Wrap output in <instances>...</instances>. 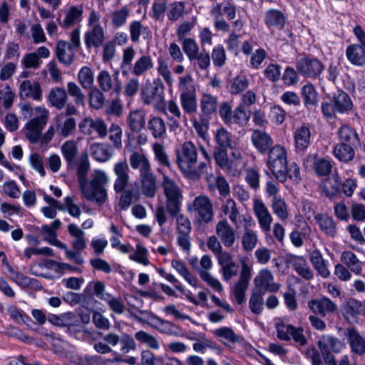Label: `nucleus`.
Masks as SVG:
<instances>
[{
	"instance_id": "obj_63",
	"label": "nucleus",
	"mask_w": 365,
	"mask_h": 365,
	"mask_svg": "<svg viewBox=\"0 0 365 365\" xmlns=\"http://www.w3.org/2000/svg\"><path fill=\"white\" fill-rule=\"evenodd\" d=\"M222 210L225 215H229V218L233 223L237 222L240 212L235 200L230 198L227 199L225 205H222Z\"/></svg>"
},
{
	"instance_id": "obj_24",
	"label": "nucleus",
	"mask_w": 365,
	"mask_h": 365,
	"mask_svg": "<svg viewBox=\"0 0 365 365\" xmlns=\"http://www.w3.org/2000/svg\"><path fill=\"white\" fill-rule=\"evenodd\" d=\"M143 194L150 198L155 197L157 191L156 178L150 172L140 176Z\"/></svg>"
},
{
	"instance_id": "obj_46",
	"label": "nucleus",
	"mask_w": 365,
	"mask_h": 365,
	"mask_svg": "<svg viewBox=\"0 0 365 365\" xmlns=\"http://www.w3.org/2000/svg\"><path fill=\"white\" fill-rule=\"evenodd\" d=\"M128 124L133 132H140L145 127V115L140 111H132L128 118Z\"/></svg>"
},
{
	"instance_id": "obj_30",
	"label": "nucleus",
	"mask_w": 365,
	"mask_h": 365,
	"mask_svg": "<svg viewBox=\"0 0 365 365\" xmlns=\"http://www.w3.org/2000/svg\"><path fill=\"white\" fill-rule=\"evenodd\" d=\"M321 230L328 236L334 237L336 235V226L334 219L325 214H317L315 216Z\"/></svg>"
},
{
	"instance_id": "obj_57",
	"label": "nucleus",
	"mask_w": 365,
	"mask_h": 365,
	"mask_svg": "<svg viewBox=\"0 0 365 365\" xmlns=\"http://www.w3.org/2000/svg\"><path fill=\"white\" fill-rule=\"evenodd\" d=\"M90 89L89 102L91 106L97 110L101 108L105 102V96L103 93V91L97 88H91Z\"/></svg>"
},
{
	"instance_id": "obj_64",
	"label": "nucleus",
	"mask_w": 365,
	"mask_h": 365,
	"mask_svg": "<svg viewBox=\"0 0 365 365\" xmlns=\"http://www.w3.org/2000/svg\"><path fill=\"white\" fill-rule=\"evenodd\" d=\"M108 133L109 134V140L113 143V147L116 148H120L122 147L121 128L118 125L113 123L109 128Z\"/></svg>"
},
{
	"instance_id": "obj_13",
	"label": "nucleus",
	"mask_w": 365,
	"mask_h": 365,
	"mask_svg": "<svg viewBox=\"0 0 365 365\" xmlns=\"http://www.w3.org/2000/svg\"><path fill=\"white\" fill-rule=\"evenodd\" d=\"M105 38V31L101 25H93L84 34V42L88 50L103 46Z\"/></svg>"
},
{
	"instance_id": "obj_48",
	"label": "nucleus",
	"mask_w": 365,
	"mask_h": 365,
	"mask_svg": "<svg viewBox=\"0 0 365 365\" xmlns=\"http://www.w3.org/2000/svg\"><path fill=\"white\" fill-rule=\"evenodd\" d=\"M215 141L217 144L216 147L232 148L234 142L232 139L231 134L224 128H221L216 130L215 134Z\"/></svg>"
},
{
	"instance_id": "obj_28",
	"label": "nucleus",
	"mask_w": 365,
	"mask_h": 365,
	"mask_svg": "<svg viewBox=\"0 0 365 365\" xmlns=\"http://www.w3.org/2000/svg\"><path fill=\"white\" fill-rule=\"evenodd\" d=\"M130 164L132 168L138 169L140 176L151 172V168L148 158L141 153L134 152L130 157Z\"/></svg>"
},
{
	"instance_id": "obj_3",
	"label": "nucleus",
	"mask_w": 365,
	"mask_h": 365,
	"mask_svg": "<svg viewBox=\"0 0 365 365\" xmlns=\"http://www.w3.org/2000/svg\"><path fill=\"white\" fill-rule=\"evenodd\" d=\"M267 165L273 175L280 182H284L287 177V153L284 148L276 145L270 149Z\"/></svg>"
},
{
	"instance_id": "obj_19",
	"label": "nucleus",
	"mask_w": 365,
	"mask_h": 365,
	"mask_svg": "<svg viewBox=\"0 0 365 365\" xmlns=\"http://www.w3.org/2000/svg\"><path fill=\"white\" fill-rule=\"evenodd\" d=\"M20 96L22 98H31L36 101L42 98V89L38 82L24 81L20 85Z\"/></svg>"
},
{
	"instance_id": "obj_11",
	"label": "nucleus",
	"mask_w": 365,
	"mask_h": 365,
	"mask_svg": "<svg viewBox=\"0 0 365 365\" xmlns=\"http://www.w3.org/2000/svg\"><path fill=\"white\" fill-rule=\"evenodd\" d=\"M286 262L293 267L301 277L307 280H310L313 278V271L303 257L289 255L287 256Z\"/></svg>"
},
{
	"instance_id": "obj_59",
	"label": "nucleus",
	"mask_w": 365,
	"mask_h": 365,
	"mask_svg": "<svg viewBox=\"0 0 365 365\" xmlns=\"http://www.w3.org/2000/svg\"><path fill=\"white\" fill-rule=\"evenodd\" d=\"M249 86L247 78L244 76H237L230 81V91L232 94H238L245 91Z\"/></svg>"
},
{
	"instance_id": "obj_42",
	"label": "nucleus",
	"mask_w": 365,
	"mask_h": 365,
	"mask_svg": "<svg viewBox=\"0 0 365 365\" xmlns=\"http://www.w3.org/2000/svg\"><path fill=\"white\" fill-rule=\"evenodd\" d=\"M264 292L261 289L252 290L249 300V307L253 314H259L262 313L264 309Z\"/></svg>"
},
{
	"instance_id": "obj_60",
	"label": "nucleus",
	"mask_w": 365,
	"mask_h": 365,
	"mask_svg": "<svg viewBox=\"0 0 365 365\" xmlns=\"http://www.w3.org/2000/svg\"><path fill=\"white\" fill-rule=\"evenodd\" d=\"M216 336L222 338L230 343L234 344L240 341V336L237 335L230 327H221L214 331Z\"/></svg>"
},
{
	"instance_id": "obj_44",
	"label": "nucleus",
	"mask_w": 365,
	"mask_h": 365,
	"mask_svg": "<svg viewBox=\"0 0 365 365\" xmlns=\"http://www.w3.org/2000/svg\"><path fill=\"white\" fill-rule=\"evenodd\" d=\"M48 99L53 106L60 110L63 108L66 103V91L64 88L58 87L51 89L49 93Z\"/></svg>"
},
{
	"instance_id": "obj_55",
	"label": "nucleus",
	"mask_w": 365,
	"mask_h": 365,
	"mask_svg": "<svg viewBox=\"0 0 365 365\" xmlns=\"http://www.w3.org/2000/svg\"><path fill=\"white\" fill-rule=\"evenodd\" d=\"M222 4H217L210 11V14L215 18V27L217 30L227 31L229 30V24L223 19H220L222 16Z\"/></svg>"
},
{
	"instance_id": "obj_4",
	"label": "nucleus",
	"mask_w": 365,
	"mask_h": 365,
	"mask_svg": "<svg viewBox=\"0 0 365 365\" xmlns=\"http://www.w3.org/2000/svg\"><path fill=\"white\" fill-rule=\"evenodd\" d=\"M164 86L158 81L147 82L142 90V99L145 104L153 105L158 111H165Z\"/></svg>"
},
{
	"instance_id": "obj_32",
	"label": "nucleus",
	"mask_w": 365,
	"mask_h": 365,
	"mask_svg": "<svg viewBox=\"0 0 365 365\" xmlns=\"http://www.w3.org/2000/svg\"><path fill=\"white\" fill-rule=\"evenodd\" d=\"M46 57V47L41 46L36 51L25 55L22 63L26 68H36L42 63L41 58Z\"/></svg>"
},
{
	"instance_id": "obj_52",
	"label": "nucleus",
	"mask_w": 365,
	"mask_h": 365,
	"mask_svg": "<svg viewBox=\"0 0 365 365\" xmlns=\"http://www.w3.org/2000/svg\"><path fill=\"white\" fill-rule=\"evenodd\" d=\"M302 96L306 107L316 106L317 104V94L312 84H307L302 88Z\"/></svg>"
},
{
	"instance_id": "obj_36",
	"label": "nucleus",
	"mask_w": 365,
	"mask_h": 365,
	"mask_svg": "<svg viewBox=\"0 0 365 365\" xmlns=\"http://www.w3.org/2000/svg\"><path fill=\"white\" fill-rule=\"evenodd\" d=\"M310 130L306 125L297 128L294 133V140L298 150L304 151L310 143Z\"/></svg>"
},
{
	"instance_id": "obj_47",
	"label": "nucleus",
	"mask_w": 365,
	"mask_h": 365,
	"mask_svg": "<svg viewBox=\"0 0 365 365\" xmlns=\"http://www.w3.org/2000/svg\"><path fill=\"white\" fill-rule=\"evenodd\" d=\"M265 23L269 26L281 29L284 25L285 19L284 14L279 10L271 9L266 13Z\"/></svg>"
},
{
	"instance_id": "obj_1",
	"label": "nucleus",
	"mask_w": 365,
	"mask_h": 365,
	"mask_svg": "<svg viewBox=\"0 0 365 365\" xmlns=\"http://www.w3.org/2000/svg\"><path fill=\"white\" fill-rule=\"evenodd\" d=\"M75 168H76L78 181L83 197L98 205H103L108 199L105 186L108 183L109 178L106 173L103 170H96L91 180L88 181L87 174L90 169V164L86 153L81 155Z\"/></svg>"
},
{
	"instance_id": "obj_50",
	"label": "nucleus",
	"mask_w": 365,
	"mask_h": 365,
	"mask_svg": "<svg viewBox=\"0 0 365 365\" xmlns=\"http://www.w3.org/2000/svg\"><path fill=\"white\" fill-rule=\"evenodd\" d=\"M272 209L273 212L282 220H285L289 217L287 205L284 200L281 197H274L272 199Z\"/></svg>"
},
{
	"instance_id": "obj_25",
	"label": "nucleus",
	"mask_w": 365,
	"mask_h": 365,
	"mask_svg": "<svg viewBox=\"0 0 365 365\" xmlns=\"http://www.w3.org/2000/svg\"><path fill=\"white\" fill-rule=\"evenodd\" d=\"M166 197V210L171 216H176L180 210L181 199L182 197L180 190L165 194Z\"/></svg>"
},
{
	"instance_id": "obj_40",
	"label": "nucleus",
	"mask_w": 365,
	"mask_h": 365,
	"mask_svg": "<svg viewBox=\"0 0 365 365\" xmlns=\"http://www.w3.org/2000/svg\"><path fill=\"white\" fill-rule=\"evenodd\" d=\"M180 104L183 110L188 113L192 114L197 110V99H196V91L181 93L180 96Z\"/></svg>"
},
{
	"instance_id": "obj_2",
	"label": "nucleus",
	"mask_w": 365,
	"mask_h": 365,
	"mask_svg": "<svg viewBox=\"0 0 365 365\" xmlns=\"http://www.w3.org/2000/svg\"><path fill=\"white\" fill-rule=\"evenodd\" d=\"M197 152L195 145L190 141L185 142L177 151L176 162L181 171L190 178H199L198 172L193 168L197 163Z\"/></svg>"
},
{
	"instance_id": "obj_51",
	"label": "nucleus",
	"mask_w": 365,
	"mask_h": 365,
	"mask_svg": "<svg viewBox=\"0 0 365 365\" xmlns=\"http://www.w3.org/2000/svg\"><path fill=\"white\" fill-rule=\"evenodd\" d=\"M341 261L354 272L361 273V265L356 255L351 251H345L341 254Z\"/></svg>"
},
{
	"instance_id": "obj_58",
	"label": "nucleus",
	"mask_w": 365,
	"mask_h": 365,
	"mask_svg": "<svg viewBox=\"0 0 365 365\" xmlns=\"http://www.w3.org/2000/svg\"><path fill=\"white\" fill-rule=\"evenodd\" d=\"M68 93L74 98V102L77 106H84L85 95L82 93L81 88L74 82H68L67 85Z\"/></svg>"
},
{
	"instance_id": "obj_29",
	"label": "nucleus",
	"mask_w": 365,
	"mask_h": 365,
	"mask_svg": "<svg viewBox=\"0 0 365 365\" xmlns=\"http://www.w3.org/2000/svg\"><path fill=\"white\" fill-rule=\"evenodd\" d=\"M346 55L349 61L356 66L365 64V48L354 43L349 46L346 51Z\"/></svg>"
},
{
	"instance_id": "obj_17",
	"label": "nucleus",
	"mask_w": 365,
	"mask_h": 365,
	"mask_svg": "<svg viewBox=\"0 0 365 365\" xmlns=\"http://www.w3.org/2000/svg\"><path fill=\"white\" fill-rule=\"evenodd\" d=\"M97 81L100 89L104 92L112 91L118 94L121 91L120 82L118 77L116 76L114 80H112L111 76L106 70L101 71L98 73Z\"/></svg>"
},
{
	"instance_id": "obj_49",
	"label": "nucleus",
	"mask_w": 365,
	"mask_h": 365,
	"mask_svg": "<svg viewBox=\"0 0 365 365\" xmlns=\"http://www.w3.org/2000/svg\"><path fill=\"white\" fill-rule=\"evenodd\" d=\"M148 127L155 138H161L166 131L165 121L161 118L157 116L153 117L149 120Z\"/></svg>"
},
{
	"instance_id": "obj_41",
	"label": "nucleus",
	"mask_w": 365,
	"mask_h": 365,
	"mask_svg": "<svg viewBox=\"0 0 365 365\" xmlns=\"http://www.w3.org/2000/svg\"><path fill=\"white\" fill-rule=\"evenodd\" d=\"M83 6H71L68 10L66 17L63 21V26L69 28L80 22L82 19Z\"/></svg>"
},
{
	"instance_id": "obj_7",
	"label": "nucleus",
	"mask_w": 365,
	"mask_h": 365,
	"mask_svg": "<svg viewBox=\"0 0 365 365\" xmlns=\"http://www.w3.org/2000/svg\"><path fill=\"white\" fill-rule=\"evenodd\" d=\"M297 71L307 77L316 78L322 73L323 64L317 58L304 56L296 62Z\"/></svg>"
},
{
	"instance_id": "obj_23",
	"label": "nucleus",
	"mask_w": 365,
	"mask_h": 365,
	"mask_svg": "<svg viewBox=\"0 0 365 365\" xmlns=\"http://www.w3.org/2000/svg\"><path fill=\"white\" fill-rule=\"evenodd\" d=\"M273 276L271 272L268 269H264L260 272L259 276L255 279V282L257 287V289L264 288L265 290L269 292H277L279 287L278 284L273 283Z\"/></svg>"
},
{
	"instance_id": "obj_12",
	"label": "nucleus",
	"mask_w": 365,
	"mask_h": 365,
	"mask_svg": "<svg viewBox=\"0 0 365 365\" xmlns=\"http://www.w3.org/2000/svg\"><path fill=\"white\" fill-rule=\"evenodd\" d=\"M116 179L113 185V189L116 193L123 192L127 187L129 182V167L125 161L117 163L113 168Z\"/></svg>"
},
{
	"instance_id": "obj_61",
	"label": "nucleus",
	"mask_w": 365,
	"mask_h": 365,
	"mask_svg": "<svg viewBox=\"0 0 365 365\" xmlns=\"http://www.w3.org/2000/svg\"><path fill=\"white\" fill-rule=\"evenodd\" d=\"M73 317V314L71 312L65 313L60 316L51 314L47 316V320H48L53 325L58 327H66L71 324Z\"/></svg>"
},
{
	"instance_id": "obj_21",
	"label": "nucleus",
	"mask_w": 365,
	"mask_h": 365,
	"mask_svg": "<svg viewBox=\"0 0 365 365\" xmlns=\"http://www.w3.org/2000/svg\"><path fill=\"white\" fill-rule=\"evenodd\" d=\"M252 141L255 148L262 153L267 152L273 144L272 139L267 133L258 130L253 131Z\"/></svg>"
},
{
	"instance_id": "obj_34",
	"label": "nucleus",
	"mask_w": 365,
	"mask_h": 365,
	"mask_svg": "<svg viewBox=\"0 0 365 365\" xmlns=\"http://www.w3.org/2000/svg\"><path fill=\"white\" fill-rule=\"evenodd\" d=\"M310 261L314 269L322 277L327 278L329 276L330 272L327 268V262L319 250H314L311 252Z\"/></svg>"
},
{
	"instance_id": "obj_22",
	"label": "nucleus",
	"mask_w": 365,
	"mask_h": 365,
	"mask_svg": "<svg viewBox=\"0 0 365 365\" xmlns=\"http://www.w3.org/2000/svg\"><path fill=\"white\" fill-rule=\"evenodd\" d=\"M307 163H311L312 167L317 175L320 176L327 175L330 173L332 165L330 161L324 158H319L317 155H310L307 158Z\"/></svg>"
},
{
	"instance_id": "obj_16",
	"label": "nucleus",
	"mask_w": 365,
	"mask_h": 365,
	"mask_svg": "<svg viewBox=\"0 0 365 365\" xmlns=\"http://www.w3.org/2000/svg\"><path fill=\"white\" fill-rule=\"evenodd\" d=\"M308 307L315 314L324 317L327 313H333L337 306L327 297L312 299L308 302Z\"/></svg>"
},
{
	"instance_id": "obj_43",
	"label": "nucleus",
	"mask_w": 365,
	"mask_h": 365,
	"mask_svg": "<svg viewBox=\"0 0 365 365\" xmlns=\"http://www.w3.org/2000/svg\"><path fill=\"white\" fill-rule=\"evenodd\" d=\"M356 146H351V145L339 143L334 149V154L336 158L343 162H349L354 158V149Z\"/></svg>"
},
{
	"instance_id": "obj_10",
	"label": "nucleus",
	"mask_w": 365,
	"mask_h": 365,
	"mask_svg": "<svg viewBox=\"0 0 365 365\" xmlns=\"http://www.w3.org/2000/svg\"><path fill=\"white\" fill-rule=\"evenodd\" d=\"M140 312L141 314L145 313L150 316V317L155 321V324H150V325L159 332L175 336H179L181 335V329L173 323L160 319L157 315L148 311L140 310Z\"/></svg>"
},
{
	"instance_id": "obj_18",
	"label": "nucleus",
	"mask_w": 365,
	"mask_h": 365,
	"mask_svg": "<svg viewBox=\"0 0 365 365\" xmlns=\"http://www.w3.org/2000/svg\"><path fill=\"white\" fill-rule=\"evenodd\" d=\"M254 211L257 217L261 228L265 232L269 231L272 217L262 201L259 200H255Z\"/></svg>"
},
{
	"instance_id": "obj_27",
	"label": "nucleus",
	"mask_w": 365,
	"mask_h": 365,
	"mask_svg": "<svg viewBox=\"0 0 365 365\" xmlns=\"http://www.w3.org/2000/svg\"><path fill=\"white\" fill-rule=\"evenodd\" d=\"M340 143L351 145V146H360V140L356 130L351 127L342 125L338 132Z\"/></svg>"
},
{
	"instance_id": "obj_9",
	"label": "nucleus",
	"mask_w": 365,
	"mask_h": 365,
	"mask_svg": "<svg viewBox=\"0 0 365 365\" xmlns=\"http://www.w3.org/2000/svg\"><path fill=\"white\" fill-rule=\"evenodd\" d=\"M192 210L204 222L209 223L212 220V204L207 197L200 195L195 197L192 203Z\"/></svg>"
},
{
	"instance_id": "obj_38",
	"label": "nucleus",
	"mask_w": 365,
	"mask_h": 365,
	"mask_svg": "<svg viewBox=\"0 0 365 365\" xmlns=\"http://www.w3.org/2000/svg\"><path fill=\"white\" fill-rule=\"evenodd\" d=\"M318 346L320 351H333L335 353H339L341 348V342L336 337L324 335L318 341Z\"/></svg>"
},
{
	"instance_id": "obj_20",
	"label": "nucleus",
	"mask_w": 365,
	"mask_h": 365,
	"mask_svg": "<svg viewBox=\"0 0 365 365\" xmlns=\"http://www.w3.org/2000/svg\"><path fill=\"white\" fill-rule=\"evenodd\" d=\"M61 150L66 161L68 168L69 169H73L76 165L78 153L76 143L73 140H67L61 145Z\"/></svg>"
},
{
	"instance_id": "obj_26",
	"label": "nucleus",
	"mask_w": 365,
	"mask_h": 365,
	"mask_svg": "<svg viewBox=\"0 0 365 365\" xmlns=\"http://www.w3.org/2000/svg\"><path fill=\"white\" fill-rule=\"evenodd\" d=\"M341 187V182L337 175H332L329 176L321 185V188L323 190L325 195L329 198H332L339 193Z\"/></svg>"
},
{
	"instance_id": "obj_14",
	"label": "nucleus",
	"mask_w": 365,
	"mask_h": 365,
	"mask_svg": "<svg viewBox=\"0 0 365 365\" xmlns=\"http://www.w3.org/2000/svg\"><path fill=\"white\" fill-rule=\"evenodd\" d=\"M345 335L352 353L359 356L365 354V338L356 328H348Z\"/></svg>"
},
{
	"instance_id": "obj_45",
	"label": "nucleus",
	"mask_w": 365,
	"mask_h": 365,
	"mask_svg": "<svg viewBox=\"0 0 365 365\" xmlns=\"http://www.w3.org/2000/svg\"><path fill=\"white\" fill-rule=\"evenodd\" d=\"M172 267L180 274L183 278L194 287H197V279L192 276L185 264L180 260L173 259L171 262Z\"/></svg>"
},
{
	"instance_id": "obj_35",
	"label": "nucleus",
	"mask_w": 365,
	"mask_h": 365,
	"mask_svg": "<svg viewBox=\"0 0 365 365\" xmlns=\"http://www.w3.org/2000/svg\"><path fill=\"white\" fill-rule=\"evenodd\" d=\"M69 234L74 237L72 242L73 248L77 252H81L86 247L84 232L75 224H70L68 226Z\"/></svg>"
},
{
	"instance_id": "obj_15",
	"label": "nucleus",
	"mask_w": 365,
	"mask_h": 365,
	"mask_svg": "<svg viewBox=\"0 0 365 365\" xmlns=\"http://www.w3.org/2000/svg\"><path fill=\"white\" fill-rule=\"evenodd\" d=\"M215 232L221 242L226 247H232L235 242V232L227 220L219 221L215 227Z\"/></svg>"
},
{
	"instance_id": "obj_33",
	"label": "nucleus",
	"mask_w": 365,
	"mask_h": 365,
	"mask_svg": "<svg viewBox=\"0 0 365 365\" xmlns=\"http://www.w3.org/2000/svg\"><path fill=\"white\" fill-rule=\"evenodd\" d=\"M200 110L204 116H210L216 113L217 98L208 93H203L200 102Z\"/></svg>"
},
{
	"instance_id": "obj_5",
	"label": "nucleus",
	"mask_w": 365,
	"mask_h": 365,
	"mask_svg": "<svg viewBox=\"0 0 365 365\" xmlns=\"http://www.w3.org/2000/svg\"><path fill=\"white\" fill-rule=\"evenodd\" d=\"M46 125V109L41 106L34 108V117L26 124V138L32 143H37L42 136V131Z\"/></svg>"
},
{
	"instance_id": "obj_54",
	"label": "nucleus",
	"mask_w": 365,
	"mask_h": 365,
	"mask_svg": "<svg viewBox=\"0 0 365 365\" xmlns=\"http://www.w3.org/2000/svg\"><path fill=\"white\" fill-rule=\"evenodd\" d=\"M78 80L84 89H90L94 82L92 70L88 66H83L78 73Z\"/></svg>"
},
{
	"instance_id": "obj_56",
	"label": "nucleus",
	"mask_w": 365,
	"mask_h": 365,
	"mask_svg": "<svg viewBox=\"0 0 365 365\" xmlns=\"http://www.w3.org/2000/svg\"><path fill=\"white\" fill-rule=\"evenodd\" d=\"M257 242V236L256 233L249 229L247 226L245 227V232L242 237V245L245 251H251L256 246Z\"/></svg>"
},
{
	"instance_id": "obj_31",
	"label": "nucleus",
	"mask_w": 365,
	"mask_h": 365,
	"mask_svg": "<svg viewBox=\"0 0 365 365\" xmlns=\"http://www.w3.org/2000/svg\"><path fill=\"white\" fill-rule=\"evenodd\" d=\"M332 102L336 110L339 113L349 111L353 106L349 96L342 91H337V92L334 94Z\"/></svg>"
},
{
	"instance_id": "obj_6",
	"label": "nucleus",
	"mask_w": 365,
	"mask_h": 365,
	"mask_svg": "<svg viewBox=\"0 0 365 365\" xmlns=\"http://www.w3.org/2000/svg\"><path fill=\"white\" fill-rule=\"evenodd\" d=\"M98 335L113 347L119 345V351L123 354H128L130 351H134L136 349L134 339L128 334L123 333L119 336L110 331L107 334L98 332Z\"/></svg>"
},
{
	"instance_id": "obj_62",
	"label": "nucleus",
	"mask_w": 365,
	"mask_h": 365,
	"mask_svg": "<svg viewBox=\"0 0 365 365\" xmlns=\"http://www.w3.org/2000/svg\"><path fill=\"white\" fill-rule=\"evenodd\" d=\"M130 11L126 6L115 11L112 14V25L115 28L123 26L129 16Z\"/></svg>"
},
{
	"instance_id": "obj_39",
	"label": "nucleus",
	"mask_w": 365,
	"mask_h": 365,
	"mask_svg": "<svg viewBox=\"0 0 365 365\" xmlns=\"http://www.w3.org/2000/svg\"><path fill=\"white\" fill-rule=\"evenodd\" d=\"M66 47H68V42L65 41H59L56 46V55L58 60L66 64V66L71 65L75 58V53L73 50L66 53Z\"/></svg>"
},
{
	"instance_id": "obj_8",
	"label": "nucleus",
	"mask_w": 365,
	"mask_h": 365,
	"mask_svg": "<svg viewBox=\"0 0 365 365\" xmlns=\"http://www.w3.org/2000/svg\"><path fill=\"white\" fill-rule=\"evenodd\" d=\"M251 272L252 269L245 262L242 263L240 279L233 287V294L239 304H242L245 302V292L251 278Z\"/></svg>"
},
{
	"instance_id": "obj_37",
	"label": "nucleus",
	"mask_w": 365,
	"mask_h": 365,
	"mask_svg": "<svg viewBox=\"0 0 365 365\" xmlns=\"http://www.w3.org/2000/svg\"><path fill=\"white\" fill-rule=\"evenodd\" d=\"M91 153L93 158L98 162H106L113 155L108 145L95 143L91 146Z\"/></svg>"
},
{
	"instance_id": "obj_53",
	"label": "nucleus",
	"mask_w": 365,
	"mask_h": 365,
	"mask_svg": "<svg viewBox=\"0 0 365 365\" xmlns=\"http://www.w3.org/2000/svg\"><path fill=\"white\" fill-rule=\"evenodd\" d=\"M153 66V63L150 56H142L135 61L133 68V73L135 76H140L151 69Z\"/></svg>"
}]
</instances>
